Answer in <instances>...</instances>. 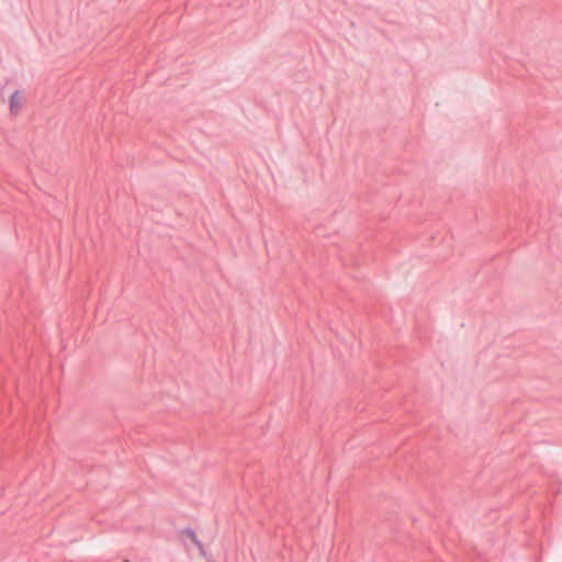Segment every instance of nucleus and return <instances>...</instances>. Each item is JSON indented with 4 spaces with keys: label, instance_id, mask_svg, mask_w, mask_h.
<instances>
[{
    "label": "nucleus",
    "instance_id": "1",
    "mask_svg": "<svg viewBox=\"0 0 562 562\" xmlns=\"http://www.w3.org/2000/svg\"><path fill=\"white\" fill-rule=\"evenodd\" d=\"M22 101H23V97H22L21 91H19V90L14 91L10 98V112L12 114L15 115L19 113V111L22 108Z\"/></svg>",
    "mask_w": 562,
    "mask_h": 562
},
{
    "label": "nucleus",
    "instance_id": "2",
    "mask_svg": "<svg viewBox=\"0 0 562 562\" xmlns=\"http://www.w3.org/2000/svg\"><path fill=\"white\" fill-rule=\"evenodd\" d=\"M181 533L187 536L198 549H202L203 543L198 539L193 529L186 528L181 531Z\"/></svg>",
    "mask_w": 562,
    "mask_h": 562
},
{
    "label": "nucleus",
    "instance_id": "3",
    "mask_svg": "<svg viewBox=\"0 0 562 562\" xmlns=\"http://www.w3.org/2000/svg\"><path fill=\"white\" fill-rule=\"evenodd\" d=\"M181 533L187 536L198 549H202L203 543L198 539L193 529L186 528L181 531Z\"/></svg>",
    "mask_w": 562,
    "mask_h": 562
},
{
    "label": "nucleus",
    "instance_id": "4",
    "mask_svg": "<svg viewBox=\"0 0 562 562\" xmlns=\"http://www.w3.org/2000/svg\"><path fill=\"white\" fill-rule=\"evenodd\" d=\"M181 533L187 536L198 549H202L203 543L198 539L193 529L186 528L181 531Z\"/></svg>",
    "mask_w": 562,
    "mask_h": 562
},
{
    "label": "nucleus",
    "instance_id": "5",
    "mask_svg": "<svg viewBox=\"0 0 562 562\" xmlns=\"http://www.w3.org/2000/svg\"><path fill=\"white\" fill-rule=\"evenodd\" d=\"M181 533L187 536L198 549H202L203 543L198 539L193 529L186 528L181 531Z\"/></svg>",
    "mask_w": 562,
    "mask_h": 562
},
{
    "label": "nucleus",
    "instance_id": "6",
    "mask_svg": "<svg viewBox=\"0 0 562 562\" xmlns=\"http://www.w3.org/2000/svg\"><path fill=\"white\" fill-rule=\"evenodd\" d=\"M199 552L200 554L207 561V558H212L211 555L207 554L204 546L202 544V549H199Z\"/></svg>",
    "mask_w": 562,
    "mask_h": 562
},
{
    "label": "nucleus",
    "instance_id": "7",
    "mask_svg": "<svg viewBox=\"0 0 562 562\" xmlns=\"http://www.w3.org/2000/svg\"><path fill=\"white\" fill-rule=\"evenodd\" d=\"M206 562H214L212 558H207Z\"/></svg>",
    "mask_w": 562,
    "mask_h": 562
},
{
    "label": "nucleus",
    "instance_id": "8",
    "mask_svg": "<svg viewBox=\"0 0 562 562\" xmlns=\"http://www.w3.org/2000/svg\"><path fill=\"white\" fill-rule=\"evenodd\" d=\"M124 562H130L128 560H124Z\"/></svg>",
    "mask_w": 562,
    "mask_h": 562
}]
</instances>
